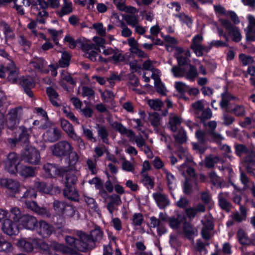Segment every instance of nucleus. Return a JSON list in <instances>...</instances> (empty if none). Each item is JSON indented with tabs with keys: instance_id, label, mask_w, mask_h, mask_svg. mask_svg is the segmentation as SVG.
I'll return each mask as SVG.
<instances>
[{
	"instance_id": "f257e3e1",
	"label": "nucleus",
	"mask_w": 255,
	"mask_h": 255,
	"mask_svg": "<svg viewBox=\"0 0 255 255\" xmlns=\"http://www.w3.org/2000/svg\"><path fill=\"white\" fill-rule=\"evenodd\" d=\"M65 241L71 248L58 243H54L52 248L56 251L60 252L65 254H74L77 251H78L77 247L79 245V240H76L72 236H67L65 237Z\"/></svg>"
},
{
	"instance_id": "f03ea898",
	"label": "nucleus",
	"mask_w": 255,
	"mask_h": 255,
	"mask_svg": "<svg viewBox=\"0 0 255 255\" xmlns=\"http://www.w3.org/2000/svg\"><path fill=\"white\" fill-rule=\"evenodd\" d=\"M203 41L204 37L202 34H195L192 38L190 48L197 57H202L210 51V48L207 47V44H204Z\"/></svg>"
},
{
	"instance_id": "7ed1b4c3",
	"label": "nucleus",
	"mask_w": 255,
	"mask_h": 255,
	"mask_svg": "<svg viewBox=\"0 0 255 255\" xmlns=\"http://www.w3.org/2000/svg\"><path fill=\"white\" fill-rule=\"evenodd\" d=\"M24 113L22 107L10 109L7 115L6 125L8 128L13 129L18 125L23 117Z\"/></svg>"
},
{
	"instance_id": "20e7f679",
	"label": "nucleus",
	"mask_w": 255,
	"mask_h": 255,
	"mask_svg": "<svg viewBox=\"0 0 255 255\" xmlns=\"http://www.w3.org/2000/svg\"><path fill=\"white\" fill-rule=\"evenodd\" d=\"M61 126L69 137L76 142L80 148H85V143L82 138L75 131L73 126L68 121L61 119Z\"/></svg>"
},
{
	"instance_id": "39448f33",
	"label": "nucleus",
	"mask_w": 255,
	"mask_h": 255,
	"mask_svg": "<svg viewBox=\"0 0 255 255\" xmlns=\"http://www.w3.org/2000/svg\"><path fill=\"white\" fill-rule=\"evenodd\" d=\"M21 158L25 162L32 165L38 164L41 160L39 151L32 146L26 148L22 152Z\"/></svg>"
},
{
	"instance_id": "423d86ee",
	"label": "nucleus",
	"mask_w": 255,
	"mask_h": 255,
	"mask_svg": "<svg viewBox=\"0 0 255 255\" xmlns=\"http://www.w3.org/2000/svg\"><path fill=\"white\" fill-rule=\"evenodd\" d=\"M53 154L58 157L67 156L73 150L72 144L66 140H62L56 143L51 147Z\"/></svg>"
},
{
	"instance_id": "0eeeda50",
	"label": "nucleus",
	"mask_w": 255,
	"mask_h": 255,
	"mask_svg": "<svg viewBox=\"0 0 255 255\" xmlns=\"http://www.w3.org/2000/svg\"><path fill=\"white\" fill-rule=\"evenodd\" d=\"M19 157L15 152L9 153L4 161V169L10 174H14L19 166Z\"/></svg>"
},
{
	"instance_id": "6e6552de",
	"label": "nucleus",
	"mask_w": 255,
	"mask_h": 255,
	"mask_svg": "<svg viewBox=\"0 0 255 255\" xmlns=\"http://www.w3.org/2000/svg\"><path fill=\"white\" fill-rule=\"evenodd\" d=\"M0 185L2 187L7 189V193L10 196H14L19 191L20 184L17 180L8 178H1L0 179Z\"/></svg>"
},
{
	"instance_id": "1a4fd4ad",
	"label": "nucleus",
	"mask_w": 255,
	"mask_h": 255,
	"mask_svg": "<svg viewBox=\"0 0 255 255\" xmlns=\"http://www.w3.org/2000/svg\"><path fill=\"white\" fill-rule=\"evenodd\" d=\"M234 148L235 154L238 156L242 157L244 155H246L243 159L246 165L248 164V162L246 161V158L249 157L250 160H253L255 158V152L249 149L245 144L236 143L234 145Z\"/></svg>"
},
{
	"instance_id": "9d476101",
	"label": "nucleus",
	"mask_w": 255,
	"mask_h": 255,
	"mask_svg": "<svg viewBox=\"0 0 255 255\" xmlns=\"http://www.w3.org/2000/svg\"><path fill=\"white\" fill-rule=\"evenodd\" d=\"M78 235L80 239L79 245L77 247L78 251L85 252L87 250L94 248L95 244L90 235H87L82 232H78Z\"/></svg>"
},
{
	"instance_id": "9b49d317",
	"label": "nucleus",
	"mask_w": 255,
	"mask_h": 255,
	"mask_svg": "<svg viewBox=\"0 0 255 255\" xmlns=\"http://www.w3.org/2000/svg\"><path fill=\"white\" fill-rule=\"evenodd\" d=\"M35 230L39 236L46 238L53 233L54 231V228L46 221L40 220L37 222Z\"/></svg>"
},
{
	"instance_id": "f8f14e48",
	"label": "nucleus",
	"mask_w": 255,
	"mask_h": 255,
	"mask_svg": "<svg viewBox=\"0 0 255 255\" xmlns=\"http://www.w3.org/2000/svg\"><path fill=\"white\" fill-rule=\"evenodd\" d=\"M5 63L4 69L6 70L7 73V79L13 84H18L19 79L18 77V71L15 65L14 62L11 59H7Z\"/></svg>"
},
{
	"instance_id": "ddd939ff",
	"label": "nucleus",
	"mask_w": 255,
	"mask_h": 255,
	"mask_svg": "<svg viewBox=\"0 0 255 255\" xmlns=\"http://www.w3.org/2000/svg\"><path fill=\"white\" fill-rule=\"evenodd\" d=\"M152 197L158 207L160 209H164L170 204L167 195L163 192L162 188H159V190L153 193Z\"/></svg>"
},
{
	"instance_id": "4468645a",
	"label": "nucleus",
	"mask_w": 255,
	"mask_h": 255,
	"mask_svg": "<svg viewBox=\"0 0 255 255\" xmlns=\"http://www.w3.org/2000/svg\"><path fill=\"white\" fill-rule=\"evenodd\" d=\"M191 56V52L188 49H184L181 47H176L175 49V56L179 65L186 64Z\"/></svg>"
},
{
	"instance_id": "2eb2a0df",
	"label": "nucleus",
	"mask_w": 255,
	"mask_h": 255,
	"mask_svg": "<svg viewBox=\"0 0 255 255\" xmlns=\"http://www.w3.org/2000/svg\"><path fill=\"white\" fill-rule=\"evenodd\" d=\"M43 169L47 177H54L56 176L62 175L66 171L64 168L58 167L55 164L46 163L44 164Z\"/></svg>"
},
{
	"instance_id": "dca6fc26",
	"label": "nucleus",
	"mask_w": 255,
	"mask_h": 255,
	"mask_svg": "<svg viewBox=\"0 0 255 255\" xmlns=\"http://www.w3.org/2000/svg\"><path fill=\"white\" fill-rule=\"evenodd\" d=\"M37 220L34 217L29 215H23L19 220V225L27 230L35 229Z\"/></svg>"
},
{
	"instance_id": "f3484780",
	"label": "nucleus",
	"mask_w": 255,
	"mask_h": 255,
	"mask_svg": "<svg viewBox=\"0 0 255 255\" xmlns=\"http://www.w3.org/2000/svg\"><path fill=\"white\" fill-rule=\"evenodd\" d=\"M19 128L21 130V132L19 134L18 139H9V143H12L13 144H15L17 142L19 141L24 144L28 143L29 141V134L32 132L33 128H27L24 126H20Z\"/></svg>"
},
{
	"instance_id": "a211bd4d",
	"label": "nucleus",
	"mask_w": 255,
	"mask_h": 255,
	"mask_svg": "<svg viewBox=\"0 0 255 255\" xmlns=\"http://www.w3.org/2000/svg\"><path fill=\"white\" fill-rule=\"evenodd\" d=\"M3 233L8 236L17 235L19 232V228L16 224L10 219L5 220L2 226Z\"/></svg>"
},
{
	"instance_id": "6ab92c4d",
	"label": "nucleus",
	"mask_w": 255,
	"mask_h": 255,
	"mask_svg": "<svg viewBox=\"0 0 255 255\" xmlns=\"http://www.w3.org/2000/svg\"><path fill=\"white\" fill-rule=\"evenodd\" d=\"M45 141L53 142L58 140L61 138V130L56 127L48 129L43 135Z\"/></svg>"
},
{
	"instance_id": "aec40b11",
	"label": "nucleus",
	"mask_w": 255,
	"mask_h": 255,
	"mask_svg": "<svg viewBox=\"0 0 255 255\" xmlns=\"http://www.w3.org/2000/svg\"><path fill=\"white\" fill-rule=\"evenodd\" d=\"M29 64L41 72L46 73L49 71L47 68V63L42 58L35 57L30 61Z\"/></svg>"
},
{
	"instance_id": "412c9836",
	"label": "nucleus",
	"mask_w": 255,
	"mask_h": 255,
	"mask_svg": "<svg viewBox=\"0 0 255 255\" xmlns=\"http://www.w3.org/2000/svg\"><path fill=\"white\" fill-rule=\"evenodd\" d=\"M25 203L28 209L34 211L37 214L46 217L50 216V213L45 208L38 207L35 202L27 200Z\"/></svg>"
},
{
	"instance_id": "4be33fe9",
	"label": "nucleus",
	"mask_w": 255,
	"mask_h": 255,
	"mask_svg": "<svg viewBox=\"0 0 255 255\" xmlns=\"http://www.w3.org/2000/svg\"><path fill=\"white\" fill-rule=\"evenodd\" d=\"M61 217L65 219L73 218L78 220L80 218V215L75 207L68 204Z\"/></svg>"
},
{
	"instance_id": "5701e85b",
	"label": "nucleus",
	"mask_w": 255,
	"mask_h": 255,
	"mask_svg": "<svg viewBox=\"0 0 255 255\" xmlns=\"http://www.w3.org/2000/svg\"><path fill=\"white\" fill-rule=\"evenodd\" d=\"M209 129L208 130L210 136L212 138V141L219 142L222 140L224 137L219 133L216 132L215 130L217 128V123L214 121H210L208 123Z\"/></svg>"
},
{
	"instance_id": "b1692460",
	"label": "nucleus",
	"mask_w": 255,
	"mask_h": 255,
	"mask_svg": "<svg viewBox=\"0 0 255 255\" xmlns=\"http://www.w3.org/2000/svg\"><path fill=\"white\" fill-rule=\"evenodd\" d=\"M218 204L220 208L227 212H229L232 207V205L228 201L229 193H221L218 196Z\"/></svg>"
},
{
	"instance_id": "393cba45",
	"label": "nucleus",
	"mask_w": 255,
	"mask_h": 255,
	"mask_svg": "<svg viewBox=\"0 0 255 255\" xmlns=\"http://www.w3.org/2000/svg\"><path fill=\"white\" fill-rule=\"evenodd\" d=\"M161 117L157 113L153 112L149 113L148 117V121L150 124L153 127L154 130L158 132V129L161 126Z\"/></svg>"
},
{
	"instance_id": "a878e982",
	"label": "nucleus",
	"mask_w": 255,
	"mask_h": 255,
	"mask_svg": "<svg viewBox=\"0 0 255 255\" xmlns=\"http://www.w3.org/2000/svg\"><path fill=\"white\" fill-rule=\"evenodd\" d=\"M79 175V171L75 169L67 173L65 177V187L75 186Z\"/></svg>"
},
{
	"instance_id": "bb28decb",
	"label": "nucleus",
	"mask_w": 255,
	"mask_h": 255,
	"mask_svg": "<svg viewBox=\"0 0 255 255\" xmlns=\"http://www.w3.org/2000/svg\"><path fill=\"white\" fill-rule=\"evenodd\" d=\"M111 126L114 129L118 131L122 134H126L130 137L134 136V132L132 130L127 129L119 122L117 121L112 122Z\"/></svg>"
},
{
	"instance_id": "cd10ccee",
	"label": "nucleus",
	"mask_w": 255,
	"mask_h": 255,
	"mask_svg": "<svg viewBox=\"0 0 255 255\" xmlns=\"http://www.w3.org/2000/svg\"><path fill=\"white\" fill-rule=\"evenodd\" d=\"M34 240L30 239H22L17 242V247L26 252H30L33 249Z\"/></svg>"
},
{
	"instance_id": "c85d7f7f",
	"label": "nucleus",
	"mask_w": 255,
	"mask_h": 255,
	"mask_svg": "<svg viewBox=\"0 0 255 255\" xmlns=\"http://www.w3.org/2000/svg\"><path fill=\"white\" fill-rule=\"evenodd\" d=\"M63 4L61 8L56 12L57 14L62 17L71 13L73 11V4L70 0H63Z\"/></svg>"
},
{
	"instance_id": "c756f323",
	"label": "nucleus",
	"mask_w": 255,
	"mask_h": 255,
	"mask_svg": "<svg viewBox=\"0 0 255 255\" xmlns=\"http://www.w3.org/2000/svg\"><path fill=\"white\" fill-rule=\"evenodd\" d=\"M16 172L24 177H31L35 175L34 169L24 165H19Z\"/></svg>"
},
{
	"instance_id": "7c9ffc66",
	"label": "nucleus",
	"mask_w": 255,
	"mask_h": 255,
	"mask_svg": "<svg viewBox=\"0 0 255 255\" xmlns=\"http://www.w3.org/2000/svg\"><path fill=\"white\" fill-rule=\"evenodd\" d=\"M181 122V119L178 116L173 113L170 114L168 124L169 128L172 131L175 132L177 130Z\"/></svg>"
},
{
	"instance_id": "2f4dec72",
	"label": "nucleus",
	"mask_w": 255,
	"mask_h": 255,
	"mask_svg": "<svg viewBox=\"0 0 255 255\" xmlns=\"http://www.w3.org/2000/svg\"><path fill=\"white\" fill-rule=\"evenodd\" d=\"M109 61L116 64H119L126 61L125 55L122 51L116 48L112 56L109 57Z\"/></svg>"
},
{
	"instance_id": "473e14b6",
	"label": "nucleus",
	"mask_w": 255,
	"mask_h": 255,
	"mask_svg": "<svg viewBox=\"0 0 255 255\" xmlns=\"http://www.w3.org/2000/svg\"><path fill=\"white\" fill-rule=\"evenodd\" d=\"M63 195L71 200L76 201L78 199V193L75 186L65 187L63 190Z\"/></svg>"
},
{
	"instance_id": "72a5a7b5",
	"label": "nucleus",
	"mask_w": 255,
	"mask_h": 255,
	"mask_svg": "<svg viewBox=\"0 0 255 255\" xmlns=\"http://www.w3.org/2000/svg\"><path fill=\"white\" fill-rule=\"evenodd\" d=\"M162 174L166 179L168 188L170 190L174 189L176 185L175 176L166 168L162 169Z\"/></svg>"
},
{
	"instance_id": "f704fd0d",
	"label": "nucleus",
	"mask_w": 255,
	"mask_h": 255,
	"mask_svg": "<svg viewBox=\"0 0 255 255\" xmlns=\"http://www.w3.org/2000/svg\"><path fill=\"white\" fill-rule=\"evenodd\" d=\"M237 237L238 241L242 245H250L251 240L248 237L246 232L242 229H239L237 233Z\"/></svg>"
},
{
	"instance_id": "c9c22d12",
	"label": "nucleus",
	"mask_w": 255,
	"mask_h": 255,
	"mask_svg": "<svg viewBox=\"0 0 255 255\" xmlns=\"http://www.w3.org/2000/svg\"><path fill=\"white\" fill-rule=\"evenodd\" d=\"M46 93L51 104L55 107H58L59 104L57 102L59 96L58 93L52 87H48Z\"/></svg>"
},
{
	"instance_id": "e433bc0d",
	"label": "nucleus",
	"mask_w": 255,
	"mask_h": 255,
	"mask_svg": "<svg viewBox=\"0 0 255 255\" xmlns=\"http://www.w3.org/2000/svg\"><path fill=\"white\" fill-rule=\"evenodd\" d=\"M195 135L198 142L200 144H204L206 142L212 140V139H211L209 137V136H210V135L209 134L208 131L205 132L200 129H199L196 131Z\"/></svg>"
},
{
	"instance_id": "4c0bfd02",
	"label": "nucleus",
	"mask_w": 255,
	"mask_h": 255,
	"mask_svg": "<svg viewBox=\"0 0 255 255\" xmlns=\"http://www.w3.org/2000/svg\"><path fill=\"white\" fill-rule=\"evenodd\" d=\"M13 246L2 237L0 238V252L9 253L12 251Z\"/></svg>"
},
{
	"instance_id": "58836bf2",
	"label": "nucleus",
	"mask_w": 255,
	"mask_h": 255,
	"mask_svg": "<svg viewBox=\"0 0 255 255\" xmlns=\"http://www.w3.org/2000/svg\"><path fill=\"white\" fill-rule=\"evenodd\" d=\"M67 205V203L59 200H55L53 203L54 210L56 214L59 216H62Z\"/></svg>"
},
{
	"instance_id": "ea45409f",
	"label": "nucleus",
	"mask_w": 255,
	"mask_h": 255,
	"mask_svg": "<svg viewBox=\"0 0 255 255\" xmlns=\"http://www.w3.org/2000/svg\"><path fill=\"white\" fill-rule=\"evenodd\" d=\"M34 187L39 192L45 194H50L52 189L51 184L47 185L44 182H36Z\"/></svg>"
},
{
	"instance_id": "a19ab883",
	"label": "nucleus",
	"mask_w": 255,
	"mask_h": 255,
	"mask_svg": "<svg viewBox=\"0 0 255 255\" xmlns=\"http://www.w3.org/2000/svg\"><path fill=\"white\" fill-rule=\"evenodd\" d=\"M18 84H20L23 89L33 88L35 85L33 78L29 76H23L19 78Z\"/></svg>"
},
{
	"instance_id": "79ce46f5",
	"label": "nucleus",
	"mask_w": 255,
	"mask_h": 255,
	"mask_svg": "<svg viewBox=\"0 0 255 255\" xmlns=\"http://www.w3.org/2000/svg\"><path fill=\"white\" fill-rule=\"evenodd\" d=\"M67 155L68 156V159L69 160L68 170H73L75 169L74 165L79 160V156L77 153L73 150H72L71 152L68 153Z\"/></svg>"
},
{
	"instance_id": "37998d69",
	"label": "nucleus",
	"mask_w": 255,
	"mask_h": 255,
	"mask_svg": "<svg viewBox=\"0 0 255 255\" xmlns=\"http://www.w3.org/2000/svg\"><path fill=\"white\" fill-rule=\"evenodd\" d=\"M189 70H185V77L187 79L190 81H194L195 78L198 75V72L197 68L194 65H189Z\"/></svg>"
},
{
	"instance_id": "c03bdc74",
	"label": "nucleus",
	"mask_w": 255,
	"mask_h": 255,
	"mask_svg": "<svg viewBox=\"0 0 255 255\" xmlns=\"http://www.w3.org/2000/svg\"><path fill=\"white\" fill-rule=\"evenodd\" d=\"M240 179L241 183L244 185V189L245 190H251L255 186L254 183L250 180L243 171H241L240 173Z\"/></svg>"
},
{
	"instance_id": "a18cd8bd",
	"label": "nucleus",
	"mask_w": 255,
	"mask_h": 255,
	"mask_svg": "<svg viewBox=\"0 0 255 255\" xmlns=\"http://www.w3.org/2000/svg\"><path fill=\"white\" fill-rule=\"evenodd\" d=\"M84 199L90 210L95 212L99 211L98 204L94 198L88 196H84Z\"/></svg>"
},
{
	"instance_id": "49530a36",
	"label": "nucleus",
	"mask_w": 255,
	"mask_h": 255,
	"mask_svg": "<svg viewBox=\"0 0 255 255\" xmlns=\"http://www.w3.org/2000/svg\"><path fill=\"white\" fill-rule=\"evenodd\" d=\"M228 36H230L232 40L236 42L240 41L242 38L239 28L237 26H235L228 32Z\"/></svg>"
},
{
	"instance_id": "de8ad7c7",
	"label": "nucleus",
	"mask_w": 255,
	"mask_h": 255,
	"mask_svg": "<svg viewBox=\"0 0 255 255\" xmlns=\"http://www.w3.org/2000/svg\"><path fill=\"white\" fill-rule=\"evenodd\" d=\"M95 159L88 158L86 160L87 169L90 171L91 174L95 175L97 173V160L96 156H94Z\"/></svg>"
},
{
	"instance_id": "09e8293b",
	"label": "nucleus",
	"mask_w": 255,
	"mask_h": 255,
	"mask_svg": "<svg viewBox=\"0 0 255 255\" xmlns=\"http://www.w3.org/2000/svg\"><path fill=\"white\" fill-rule=\"evenodd\" d=\"M220 160L218 156L210 155L205 158L204 164L207 168H212L214 167L215 164L219 163Z\"/></svg>"
},
{
	"instance_id": "8fccbe9b",
	"label": "nucleus",
	"mask_w": 255,
	"mask_h": 255,
	"mask_svg": "<svg viewBox=\"0 0 255 255\" xmlns=\"http://www.w3.org/2000/svg\"><path fill=\"white\" fill-rule=\"evenodd\" d=\"M34 10L36 11V12L34 13L37 16L36 21L40 23H45L46 18L48 15V12L45 9L38 10V8H35Z\"/></svg>"
},
{
	"instance_id": "3c124183",
	"label": "nucleus",
	"mask_w": 255,
	"mask_h": 255,
	"mask_svg": "<svg viewBox=\"0 0 255 255\" xmlns=\"http://www.w3.org/2000/svg\"><path fill=\"white\" fill-rule=\"evenodd\" d=\"M184 217L178 215L177 218L171 217L169 219L170 227L173 229H178L181 223L184 221Z\"/></svg>"
},
{
	"instance_id": "603ef678",
	"label": "nucleus",
	"mask_w": 255,
	"mask_h": 255,
	"mask_svg": "<svg viewBox=\"0 0 255 255\" xmlns=\"http://www.w3.org/2000/svg\"><path fill=\"white\" fill-rule=\"evenodd\" d=\"M117 26L122 29L121 35L124 37H129L132 35L131 30L128 27L127 25L124 21H120V24Z\"/></svg>"
},
{
	"instance_id": "864d4df0",
	"label": "nucleus",
	"mask_w": 255,
	"mask_h": 255,
	"mask_svg": "<svg viewBox=\"0 0 255 255\" xmlns=\"http://www.w3.org/2000/svg\"><path fill=\"white\" fill-rule=\"evenodd\" d=\"M239 58L240 62L242 64V65L244 66H249L254 62V60L253 57L243 53L240 54L239 55Z\"/></svg>"
},
{
	"instance_id": "5fc2aeb1",
	"label": "nucleus",
	"mask_w": 255,
	"mask_h": 255,
	"mask_svg": "<svg viewBox=\"0 0 255 255\" xmlns=\"http://www.w3.org/2000/svg\"><path fill=\"white\" fill-rule=\"evenodd\" d=\"M182 66L178 65L172 68L171 71L174 77H183L185 76V68Z\"/></svg>"
},
{
	"instance_id": "6e6d98bb",
	"label": "nucleus",
	"mask_w": 255,
	"mask_h": 255,
	"mask_svg": "<svg viewBox=\"0 0 255 255\" xmlns=\"http://www.w3.org/2000/svg\"><path fill=\"white\" fill-rule=\"evenodd\" d=\"M124 19L127 24L132 27H134L138 23V17L135 15H126L124 16Z\"/></svg>"
},
{
	"instance_id": "4d7b16f0",
	"label": "nucleus",
	"mask_w": 255,
	"mask_h": 255,
	"mask_svg": "<svg viewBox=\"0 0 255 255\" xmlns=\"http://www.w3.org/2000/svg\"><path fill=\"white\" fill-rule=\"evenodd\" d=\"M96 0H77V3L82 6H86L89 11H93Z\"/></svg>"
},
{
	"instance_id": "13d9d810",
	"label": "nucleus",
	"mask_w": 255,
	"mask_h": 255,
	"mask_svg": "<svg viewBox=\"0 0 255 255\" xmlns=\"http://www.w3.org/2000/svg\"><path fill=\"white\" fill-rule=\"evenodd\" d=\"M222 100L220 102V105L222 108H226L229 102L233 99L232 95L229 93H224L221 95Z\"/></svg>"
},
{
	"instance_id": "bf43d9fd",
	"label": "nucleus",
	"mask_w": 255,
	"mask_h": 255,
	"mask_svg": "<svg viewBox=\"0 0 255 255\" xmlns=\"http://www.w3.org/2000/svg\"><path fill=\"white\" fill-rule=\"evenodd\" d=\"M70 54L66 52H64L61 54V58L59 61V66L61 67H66L69 65V61L70 60Z\"/></svg>"
},
{
	"instance_id": "052dcab7",
	"label": "nucleus",
	"mask_w": 255,
	"mask_h": 255,
	"mask_svg": "<svg viewBox=\"0 0 255 255\" xmlns=\"http://www.w3.org/2000/svg\"><path fill=\"white\" fill-rule=\"evenodd\" d=\"M61 80L60 81L59 83L62 86H63V81L65 80L71 85H74L75 82L74 81L70 75L65 70H62L60 72Z\"/></svg>"
},
{
	"instance_id": "680f3d73",
	"label": "nucleus",
	"mask_w": 255,
	"mask_h": 255,
	"mask_svg": "<svg viewBox=\"0 0 255 255\" xmlns=\"http://www.w3.org/2000/svg\"><path fill=\"white\" fill-rule=\"evenodd\" d=\"M142 177V182L147 188L152 189L154 186V178L149 176L148 174L141 175Z\"/></svg>"
},
{
	"instance_id": "e2e57ef3",
	"label": "nucleus",
	"mask_w": 255,
	"mask_h": 255,
	"mask_svg": "<svg viewBox=\"0 0 255 255\" xmlns=\"http://www.w3.org/2000/svg\"><path fill=\"white\" fill-rule=\"evenodd\" d=\"M147 104L151 109L156 111H160L163 106L162 102L159 99L149 100Z\"/></svg>"
},
{
	"instance_id": "0e129e2a",
	"label": "nucleus",
	"mask_w": 255,
	"mask_h": 255,
	"mask_svg": "<svg viewBox=\"0 0 255 255\" xmlns=\"http://www.w3.org/2000/svg\"><path fill=\"white\" fill-rule=\"evenodd\" d=\"M92 26L97 33L101 36L104 37L106 35V28L104 26L102 23H94L93 24Z\"/></svg>"
},
{
	"instance_id": "69168bd1",
	"label": "nucleus",
	"mask_w": 255,
	"mask_h": 255,
	"mask_svg": "<svg viewBox=\"0 0 255 255\" xmlns=\"http://www.w3.org/2000/svg\"><path fill=\"white\" fill-rule=\"evenodd\" d=\"M175 16L178 17L182 22L185 23L189 27H191L193 20L191 17L184 13L176 14Z\"/></svg>"
},
{
	"instance_id": "338daca9",
	"label": "nucleus",
	"mask_w": 255,
	"mask_h": 255,
	"mask_svg": "<svg viewBox=\"0 0 255 255\" xmlns=\"http://www.w3.org/2000/svg\"><path fill=\"white\" fill-rule=\"evenodd\" d=\"M102 232L99 228H95L92 230L90 236L95 244L96 242L99 241L102 237Z\"/></svg>"
},
{
	"instance_id": "774afa93",
	"label": "nucleus",
	"mask_w": 255,
	"mask_h": 255,
	"mask_svg": "<svg viewBox=\"0 0 255 255\" xmlns=\"http://www.w3.org/2000/svg\"><path fill=\"white\" fill-rule=\"evenodd\" d=\"M249 160V157L246 158V161L248 162V164L246 165L247 170L255 177V158L253 160Z\"/></svg>"
}]
</instances>
